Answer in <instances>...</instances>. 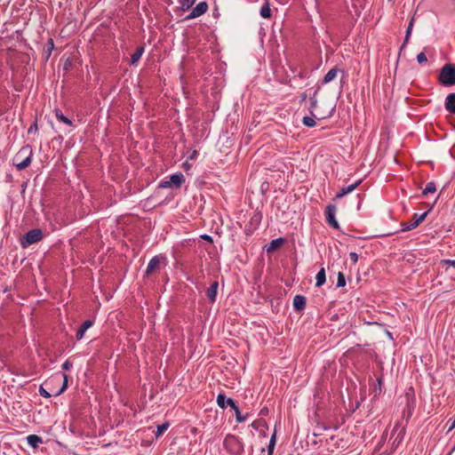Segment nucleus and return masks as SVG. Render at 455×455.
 Masks as SVG:
<instances>
[{"label": "nucleus", "instance_id": "6", "mask_svg": "<svg viewBox=\"0 0 455 455\" xmlns=\"http://www.w3.org/2000/svg\"><path fill=\"white\" fill-rule=\"evenodd\" d=\"M43 238V232L39 228H34L28 231L24 236L21 243L23 246H28L41 241Z\"/></svg>", "mask_w": 455, "mask_h": 455}, {"label": "nucleus", "instance_id": "43", "mask_svg": "<svg viewBox=\"0 0 455 455\" xmlns=\"http://www.w3.org/2000/svg\"><path fill=\"white\" fill-rule=\"evenodd\" d=\"M48 44H49L50 51H51V50L53 48V41H52V39H50V40L48 41Z\"/></svg>", "mask_w": 455, "mask_h": 455}, {"label": "nucleus", "instance_id": "20", "mask_svg": "<svg viewBox=\"0 0 455 455\" xmlns=\"http://www.w3.org/2000/svg\"><path fill=\"white\" fill-rule=\"evenodd\" d=\"M315 279H316V283H315V286L316 287H321L322 285L324 284V283L326 281V275H325L324 267H322L318 271Z\"/></svg>", "mask_w": 455, "mask_h": 455}, {"label": "nucleus", "instance_id": "42", "mask_svg": "<svg viewBox=\"0 0 455 455\" xmlns=\"http://www.w3.org/2000/svg\"><path fill=\"white\" fill-rule=\"evenodd\" d=\"M299 77L304 78L307 76V72L305 70L299 72Z\"/></svg>", "mask_w": 455, "mask_h": 455}, {"label": "nucleus", "instance_id": "12", "mask_svg": "<svg viewBox=\"0 0 455 455\" xmlns=\"http://www.w3.org/2000/svg\"><path fill=\"white\" fill-rule=\"evenodd\" d=\"M160 259H161V257L156 255V256H154L149 260V262L148 264V267H147V269L145 271V275H149L150 274H152L159 267Z\"/></svg>", "mask_w": 455, "mask_h": 455}, {"label": "nucleus", "instance_id": "3", "mask_svg": "<svg viewBox=\"0 0 455 455\" xmlns=\"http://www.w3.org/2000/svg\"><path fill=\"white\" fill-rule=\"evenodd\" d=\"M223 445L227 451L232 455H241L243 451L242 441L234 435H228L224 439Z\"/></svg>", "mask_w": 455, "mask_h": 455}, {"label": "nucleus", "instance_id": "10", "mask_svg": "<svg viewBox=\"0 0 455 455\" xmlns=\"http://www.w3.org/2000/svg\"><path fill=\"white\" fill-rule=\"evenodd\" d=\"M444 108L449 113L455 115V92H451L446 96Z\"/></svg>", "mask_w": 455, "mask_h": 455}, {"label": "nucleus", "instance_id": "44", "mask_svg": "<svg viewBox=\"0 0 455 455\" xmlns=\"http://www.w3.org/2000/svg\"><path fill=\"white\" fill-rule=\"evenodd\" d=\"M71 65V62L69 61V60H67L66 63H65V66H64V68L65 69H68V66Z\"/></svg>", "mask_w": 455, "mask_h": 455}, {"label": "nucleus", "instance_id": "1", "mask_svg": "<svg viewBox=\"0 0 455 455\" xmlns=\"http://www.w3.org/2000/svg\"><path fill=\"white\" fill-rule=\"evenodd\" d=\"M33 149L31 146H23L15 155L13 161L18 171H22L28 167L32 162Z\"/></svg>", "mask_w": 455, "mask_h": 455}, {"label": "nucleus", "instance_id": "29", "mask_svg": "<svg viewBox=\"0 0 455 455\" xmlns=\"http://www.w3.org/2000/svg\"><path fill=\"white\" fill-rule=\"evenodd\" d=\"M302 124L309 128L315 127L316 124L314 117L311 116H304L302 119Z\"/></svg>", "mask_w": 455, "mask_h": 455}, {"label": "nucleus", "instance_id": "38", "mask_svg": "<svg viewBox=\"0 0 455 455\" xmlns=\"http://www.w3.org/2000/svg\"><path fill=\"white\" fill-rule=\"evenodd\" d=\"M349 258L353 261L354 264L357 263L358 261V254L356 252H350Z\"/></svg>", "mask_w": 455, "mask_h": 455}, {"label": "nucleus", "instance_id": "7", "mask_svg": "<svg viewBox=\"0 0 455 455\" xmlns=\"http://www.w3.org/2000/svg\"><path fill=\"white\" fill-rule=\"evenodd\" d=\"M336 213V206L333 204H329L325 209V220L330 227L334 229H339V224L335 218Z\"/></svg>", "mask_w": 455, "mask_h": 455}, {"label": "nucleus", "instance_id": "21", "mask_svg": "<svg viewBox=\"0 0 455 455\" xmlns=\"http://www.w3.org/2000/svg\"><path fill=\"white\" fill-rule=\"evenodd\" d=\"M27 442L32 448H37L38 444L41 443L43 440L36 435H29L27 437Z\"/></svg>", "mask_w": 455, "mask_h": 455}, {"label": "nucleus", "instance_id": "15", "mask_svg": "<svg viewBox=\"0 0 455 455\" xmlns=\"http://www.w3.org/2000/svg\"><path fill=\"white\" fill-rule=\"evenodd\" d=\"M316 107H317V100L315 98V93L314 96L310 98V108H309V111H310L311 115L315 118L324 119V118L330 117L332 116V112L334 111V108H332L329 115L317 116L314 115V110L316 108Z\"/></svg>", "mask_w": 455, "mask_h": 455}, {"label": "nucleus", "instance_id": "9", "mask_svg": "<svg viewBox=\"0 0 455 455\" xmlns=\"http://www.w3.org/2000/svg\"><path fill=\"white\" fill-rule=\"evenodd\" d=\"M217 403L222 409H225L228 405L231 408H235L236 405L235 402L232 398H227L222 393L218 395Z\"/></svg>", "mask_w": 455, "mask_h": 455}, {"label": "nucleus", "instance_id": "16", "mask_svg": "<svg viewBox=\"0 0 455 455\" xmlns=\"http://www.w3.org/2000/svg\"><path fill=\"white\" fill-rule=\"evenodd\" d=\"M218 287L219 283L215 281L210 285V287L206 291V296L209 299L210 302L212 303L215 302L216 300Z\"/></svg>", "mask_w": 455, "mask_h": 455}, {"label": "nucleus", "instance_id": "33", "mask_svg": "<svg viewBox=\"0 0 455 455\" xmlns=\"http://www.w3.org/2000/svg\"><path fill=\"white\" fill-rule=\"evenodd\" d=\"M251 427L256 430H259L260 427H267V424L264 420L254 421L251 424Z\"/></svg>", "mask_w": 455, "mask_h": 455}, {"label": "nucleus", "instance_id": "5", "mask_svg": "<svg viewBox=\"0 0 455 455\" xmlns=\"http://www.w3.org/2000/svg\"><path fill=\"white\" fill-rule=\"evenodd\" d=\"M185 182L184 175L181 172H177L172 174L169 178V180H162L159 183V188H180V186Z\"/></svg>", "mask_w": 455, "mask_h": 455}, {"label": "nucleus", "instance_id": "2", "mask_svg": "<svg viewBox=\"0 0 455 455\" xmlns=\"http://www.w3.org/2000/svg\"><path fill=\"white\" fill-rule=\"evenodd\" d=\"M438 82L443 86L451 87L455 85V64H445L440 69Z\"/></svg>", "mask_w": 455, "mask_h": 455}, {"label": "nucleus", "instance_id": "23", "mask_svg": "<svg viewBox=\"0 0 455 455\" xmlns=\"http://www.w3.org/2000/svg\"><path fill=\"white\" fill-rule=\"evenodd\" d=\"M54 114H55L56 118L59 121L62 122L63 124H65L67 125H72V121L69 118H68L67 116H65L60 109L55 108Z\"/></svg>", "mask_w": 455, "mask_h": 455}, {"label": "nucleus", "instance_id": "27", "mask_svg": "<svg viewBox=\"0 0 455 455\" xmlns=\"http://www.w3.org/2000/svg\"><path fill=\"white\" fill-rule=\"evenodd\" d=\"M235 411V419L237 423L244 422L247 419V415H242L241 411L237 405H235V408H232Z\"/></svg>", "mask_w": 455, "mask_h": 455}, {"label": "nucleus", "instance_id": "45", "mask_svg": "<svg viewBox=\"0 0 455 455\" xmlns=\"http://www.w3.org/2000/svg\"><path fill=\"white\" fill-rule=\"evenodd\" d=\"M409 412H408V419L411 416V410L410 408V405L408 404Z\"/></svg>", "mask_w": 455, "mask_h": 455}, {"label": "nucleus", "instance_id": "35", "mask_svg": "<svg viewBox=\"0 0 455 455\" xmlns=\"http://www.w3.org/2000/svg\"><path fill=\"white\" fill-rule=\"evenodd\" d=\"M39 394L41 396L44 397V398H50L52 396V394L49 393L44 387L43 385L40 386L39 387Z\"/></svg>", "mask_w": 455, "mask_h": 455}, {"label": "nucleus", "instance_id": "47", "mask_svg": "<svg viewBox=\"0 0 455 455\" xmlns=\"http://www.w3.org/2000/svg\"><path fill=\"white\" fill-rule=\"evenodd\" d=\"M266 411H267V409L261 410L260 414H265V413H266Z\"/></svg>", "mask_w": 455, "mask_h": 455}, {"label": "nucleus", "instance_id": "49", "mask_svg": "<svg viewBox=\"0 0 455 455\" xmlns=\"http://www.w3.org/2000/svg\"><path fill=\"white\" fill-rule=\"evenodd\" d=\"M381 381L382 379H378V384L380 386L381 385Z\"/></svg>", "mask_w": 455, "mask_h": 455}, {"label": "nucleus", "instance_id": "28", "mask_svg": "<svg viewBox=\"0 0 455 455\" xmlns=\"http://www.w3.org/2000/svg\"><path fill=\"white\" fill-rule=\"evenodd\" d=\"M63 383L61 387L54 394L55 396L61 395L68 388V375L66 373L62 374Z\"/></svg>", "mask_w": 455, "mask_h": 455}, {"label": "nucleus", "instance_id": "24", "mask_svg": "<svg viewBox=\"0 0 455 455\" xmlns=\"http://www.w3.org/2000/svg\"><path fill=\"white\" fill-rule=\"evenodd\" d=\"M143 52H144V47L143 46L138 47L136 49V51L131 56V64L137 63L140 60V59L141 58Z\"/></svg>", "mask_w": 455, "mask_h": 455}, {"label": "nucleus", "instance_id": "34", "mask_svg": "<svg viewBox=\"0 0 455 455\" xmlns=\"http://www.w3.org/2000/svg\"><path fill=\"white\" fill-rule=\"evenodd\" d=\"M417 61L419 62V64H423L427 61V56L423 52H419L417 55Z\"/></svg>", "mask_w": 455, "mask_h": 455}, {"label": "nucleus", "instance_id": "30", "mask_svg": "<svg viewBox=\"0 0 455 455\" xmlns=\"http://www.w3.org/2000/svg\"><path fill=\"white\" fill-rule=\"evenodd\" d=\"M275 445V433H274L272 435L269 443H268V446H267L268 455H273Z\"/></svg>", "mask_w": 455, "mask_h": 455}, {"label": "nucleus", "instance_id": "25", "mask_svg": "<svg viewBox=\"0 0 455 455\" xmlns=\"http://www.w3.org/2000/svg\"><path fill=\"white\" fill-rule=\"evenodd\" d=\"M260 16L264 19H268L271 17V9L268 2H266L264 5L260 8Z\"/></svg>", "mask_w": 455, "mask_h": 455}, {"label": "nucleus", "instance_id": "22", "mask_svg": "<svg viewBox=\"0 0 455 455\" xmlns=\"http://www.w3.org/2000/svg\"><path fill=\"white\" fill-rule=\"evenodd\" d=\"M413 23H414V19L411 18V20L407 27L406 35H405L403 43L402 46L400 47V51H403L404 49V47L406 46L407 43L409 42V39H410V36H411V34L412 31V28H413Z\"/></svg>", "mask_w": 455, "mask_h": 455}, {"label": "nucleus", "instance_id": "11", "mask_svg": "<svg viewBox=\"0 0 455 455\" xmlns=\"http://www.w3.org/2000/svg\"><path fill=\"white\" fill-rule=\"evenodd\" d=\"M363 180L360 179L358 180L357 181H355V183L347 186V187H343L336 195V198H341L343 197L344 196H346L347 194L354 191L361 183H362Z\"/></svg>", "mask_w": 455, "mask_h": 455}, {"label": "nucleus", "instance_id": "17", "mask_svg": "<svg viewBox=\"0 0 455 455\" xmlns=\"http://www.w3.org/2000/svg\"><path fill=\"white\" fill-rule=\"evenodd\" d=\"M340 72L343 74V71L337 68H333L331 69H330L327 74L324 76L323 81H322V84H326L328 83H331V81H333L336 77H337V75L338 73Z\"/></svg>", "mask_w": 455, "mask_h": 455}, {"label": "nucleus", "instance_id": "40", "mask_svg": "<svg viewBox=\"0 0 455 455\" xmlns=\"http://www.w3.org/2000/svg\"><path fill=\"white\" fill-rule=\"evenodd\" d=\"M201 237L204 240L207 241L208 243H213L212 237L211 235H203Z\"/></svg>", "mask_w": 455, "mask_h": 455}, {"label": "nucleus", "instance_id": "32", "mask_svg": "<svg viewBox=\"0 0 455 455\" xmlns=\"http://www.w3.org/2000/svg\"><path fill=\"white\" fill-rule=\"evenodd\" d=\"M346 285L345 275L342 272L338 273L337 287L341 288Z\"/></svg>", "mask_w": 455, "mask_h": 455}, {"label": "nucleus", "instance_id": "46", "mask_svg": "<svg viewBox=\"0 0 455 455\" xmlns=\"http://www.w3.org/2000/svg\"><path fill=\"white\" fill-rule=\"evenodd\" d=\"M254 218H256L257 221H259V220H260V216H258V215H255Z\"/></svg>", "mask_w": 455, "mask_h": 455}, {"label": "nucleus", "instance_id": "8", "mask_svg": "<svg viewBox=\"0 0 455 455\" xmlns=\"http://www.w3.org/2000/svg\"><path fill=\"white\" fill-rule=\"evenodd\" d=\"M208 11V4L205 1L198 3L194 8H192L190 13L185 18L189 20L202 16Z\"/></svg>", "mask_w": 455, "mask_h": 455}, {"label": "nucleus", "instance_id": "14", "mask_svg": "<svg viewBox=\"0 0 455 455\" xmlns=\"http://www.w3.org/2000/svg\"><path fill=\"white\" fill-rule=\"evenodd\" d=\"M94 322L92 320H86L84 321L82 325L79 327V329L76 331V338L77 340H81L85 331L93 325Z\"/></svg>", "mask_w": 455, "mask_h": 455}, {"label": "nucleus", "instance_id": "36", "mask_svg": "<svg viewBox=\"0 0 455 455\" xmlns=\"http://www.w3.org/2000/svg\"><path fill=\"white\" fill-rule=\"evenodd\" d=\"M72 366H73L72 362H71V361H69V360H66V361L63 363V364H62V369H63L64 371H69V370L72 368Z\"/></svg>", "mask_w": 455, "mask_h": 455}, {"label": "nucleus", "instance_id": "37", "mask_svg": "<svg viewBox=\"0 0 455 455\" xmlns=\"http://www.w3.org/2000/svg\"><path fill=\"white\" fill-rule=\"evenodd\" d=\"M441 264L455 267V259H442Z\"/></svg>", "mask_w": 455, "mask_h": 455}, {"label": "nucleus", "instance_id": "26", "mask_svg": "<svg viewBox=\"0 0 455 455\" xmlns=\"http://www.w3.org/2000/svg\"><path fill=\"white\" fill-rule=\"evenodd\" d=\"M436 191V186L434 181H430L426 185V188L422 191V195L426 196L429 193H435Z\"/></svg>", "mask_w": 455, "mask_h": 455}, {"label": "nucleus", "instance_id": "13", "mask_svg": "<svg viewBox=\"0 0 455 455\" xmlns=\"http://www.w3.org/2000/svg\"><path fill=\"white\" fill-rule=\"evenodd\" d=\"M306 302H307V299H306V297L303 296V295H296L294 298H293V308L294 310L296 311H302L305 309L306 307Z\"/></svg>", "mask_w": 455, "mask_h": 455}, {"label": "nucleus", "instance_id": "19", "mask_svg": "<svg viewBox=\"0 0 455 455\" xmlns=\"http://www.w3.org/2000/svg\"><path fill=\"white\" fill-rule=\"evenodd\" d=\"M196 0H178L179 8L182 12H187L192 8Z\"/></svg>", "mask_w": 455, "mask_h": 455}, {"label": "nucleus", "instance_id": "41", "mask_svg": "<svg viewBox=\"0 0 455 455\" xmlns=\"http://www.w3.org/2000/svg\"><path fill=\"white\" fill-rule=\"evenodd\" d=\"M307 98V95L306 92H303L299 95L300 102H304Z\"/></svg>", "mask_w": 455, "mask_h": 455}, {"label": "nucleus", "instance_id": "4", "mask_svg": "<svg viewBox=\"0 0 455 455\" xmlns=\"http://www.w3.org/2000/svg\"><path fill=\"white\" fill-rule=\"evenodd\" d=\"M430 211H431V208L421 214L415 213L413 215L412 220H411L410 221H408L406 223H402V227H403L402 231L405 232V231H410V230L416 228L419 224H421L425 220V219L427 218V216Z\"/></svg>", "mask_w": 455, "mask_h": 455}, {"label": "nucleus", "instance_id": "18", "mask_svg": "<svg viewBox=\"0 0 455 455\" xmlns=\"http://www.w3.org/2000/svg\"><path fill=\"white\" fill-rule=\"evenodd\" d=\"M283 243H284V239L282 238V237H279V238H276V239H273L270 242L267 251L268 252L275 251L276 249L280 248L283 244Z\"/></svg>", "mask_w": 455, "mask_h": 455}, {"label": "nucleus", "instance_id": "39", "mask_svg": "<svg viewBox=\"0 0 455 455\" xmlns=\"http://www.w3.org/2000/svg\"><path fill=\"white\" fill-rule=\"evenodd\" d=\"M36 130H37V124H36V122H35L34 124H32L30 125V127L28 128V132L30 133V132H32L34 131H36Z\"/></svg>", "mask_w": 455, "mask_h": 455}, {"label": "nucleus", "instance_id": "48", "mask_svg": "<svg viewBox=\"0 0 455 455\" xmlns=\"http://www.w3.org/2000/svg\"><path fill=\"white\" fill-rule=\"evenodd\" d=\"M266 411H267V409L261 410L260 414H265V413H266Z\"/></svg>", "mask_w": 455, "mask_h": 455}, {"label": "nucleus", "instance_id": "31", "mask_svg": "<svg viewBox=\"0 0 455 455\" xmlns=\"http://www.w3.org/2000/svg\"><path fill=\"white\" fill-rule=\"evenodd\" d=\"M169 426H170L169 422H164L162 425H159L157 427V431L156 433V436L158 437L159 435H161L164 431H166L168 429Z\"/></svg>", "mask_w": 455, "mask_h": 455}]
</instances>
